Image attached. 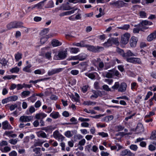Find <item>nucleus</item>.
I'll list each match as a JSON object with an SVG mask.
<instances>
[{"label": "nucleus", "mask_w": 156, "mask_h": 156, "mask_svg": "<svg viewBox=\"0 0 156 156\" xmlns=\"http://www.w3.org/2000/svg\"><path fill=\"white\" fill-rule=\"evenodd\" d=\"M102 75L103 77L108 78H112L115 76L118 77L121 76V75L119 71L115 69L109 70L108 72H102Z\"/></svg>", "instance_id": "f257e3e1"}, {"label": "nucleus", "mask_w": 156, "mask_h": 156, "mask_svg": "<svg viewBox=\"0 0 156 156\" xmlns=\"http://www.w3.org/2000/svg\"><path fill=\"white\" fill-rule=\"evenodd\" d=\"M86 46L87 50L94 53L98 52L104 50L103 47L98 46H94L87 44Z\"/></svg>", "instance_id": "f03ea898"}, {"label": "nucleus", "mask_w": 156, "mask_h": 156, "mask_svg": "<svg viewBox=\"0 0 156 156\" xmlns=\"http://www.w3.org/2000/svg\"><path fill=\"white\" fill-rule=\"evenodd\" d=\"M110 4L113 7H115L118 8H120L128 5L127 3H125L123 1L120 0L116 2H111L110 3Z\"/></svg>", "instance_id": "7ed1b4c3"}, {"label": "nucleus", "mask_w": 156, "mask_h": 156, "mask_svg": "<svg viewBox=\"0 0 156 156\" xmlns=\"http://www.w3.org/2000/svg\"><path fill=\"white\" fill-rule=\"evenodd\" d=\"M67 54V51H61L59 52L58 55H55L53 57V59L55 60L62 59L66 57Z\"/></svg>", "instance_id": "20e7f679"}, {"label": "nucleus", "mask_w": 156, "mask_h": 156, "mask_svg": "<svg viewBox=\"0 0 156 156\" xmlns=\"http://www.w3.org/2000/svg\"><path fill=\"white\" fill-rule=\"evenodd\" d=\"M48 30V29H46L44 30L41 32L40 33L41 34L44 35V36L42 37L41 39L40 42L41 44H44L47 40L48 39V37L47 36L45 35V34L47 33V32Z\"/></svg>", "instance_id": "39448f33"}, {"label": "nucleus", "mask_w": 156, "mask_h": 156, "mask_svg": "<svg viewBox=\"0 0 156 156\" xmlns=\"http://www.w3.org/2000/svg\"><path fill=\"white\" fill-rule=\"evenodd\" d=\"M130 37V34H129L126 33L124 34L122 36L121 39V43L125 44H127L129 41Z\"/></svg>", "instance_id": "423d86ee"}, {"label": "nucleus", "mask_w": 156, "mask_h": 156, "mask_svg": "<svg viewBox=\"0 0 156 156\" xmlns=\"http://www.w3.org/2000/svg\"><path fill=\"white\" fill-rule=\"evenodd\" d=\"M53 136L56 139L58 140H62L64 139V137L59 132L56 130L53 133Z\"/></svg>", "instance_id": "0eeeda50"}, {"label": "nucleus", "mask_w": 156, "mask_h": 156, "mask_svg": "<svg viewBox=\"0 0 156 156\" xmlns=\"http://www.w3.org/2000/svg\"><path fill=\"white\" fill-rule=\"evenodd\" d=\"M138 41L137 37H132L130 39L129 44L131 47H135L136 46L137 42Z\"/></svg>", "instance_id": "6e6552de"}, {"label": "nucleus", "mask_w": 156, "mask_h": 156, "mask_svg": "<svg viewBox=\"0 0 156 156\" xmlns=\"http://www.w3.org/2000/svg\"><path fill=\"white\" fill-rule=\"evenodd\" d=\"M62 70V68H56L49 70L48 72V74L50 76L55 74L58 73Z\"/></svg>", "instance_id": "1a4fd4ad"}, {"label": "nucleus", "mask_w": 156, "mask_h": 156, "mask_svg": "<svg viewBox=\"0 0 156 156\" xmlns=\"http://www.w3.org/2000/svg\"><path fill=\"white\" fill-rule=\"evenodd\" d=\"M2 128L5 130L12 129H13V127L7 121L2 122Z\"/></svg>", "instance_id": "9d476101"}, {"label": "nucleus", "mask_w": 156, "mask_h": 156, "mask_svg": "<svg viewBox=\"0 0 156 156\" xmlns=\"http://www.w3.org/2000/svg\"><path fill=\"white\" fill-rule=\"evenodd\" d=\"M33 119L31 116H22L20 118V121L22 122H29Z\"/></svg>", "instance_id": "9b49d317"}, {"label": "nucleus", "mask_w": 156, "mask_h": 156, "mask_svg": "<svg viewBox=\"0 0 156 156\" xmlns=\"http://www.w3.org/2000/svg\"><path fill=\"white\" fill-rule=\"evenodd\" d=\"M120 155L122 156L128 155L129 156H134V154L128 149H125L122 151L120 153Z\"/></svg>", "instance_id": "f8f14e48"}, {"label": "nucleus", "mask_w": 156, "mask_h": 156, "mask_svg": "<svg viewBox=\"0 0 156 156\" xmlns=\"http://www.w3.org/2000/svg\"><path fill=\"white\" fill-rule=\"evenodd\" d=\"M137 55L136 54H134L130 50H128L126 51V52L124 53L122 55V56L125 59H126L127 58H129V57L130 56H137Z\"/></svg>", "instance_id": "ddd939ff"}, {"label": "nucleus", "mask_w": 156, "mask_h": 156, "mask_svg": "<svg viewBox=\"0 0 156 156\" xmlns=\"http://www.w3.org/2000/svg\"><path fill=\"white\" fill-rule=\"evenodd\" d=\"M127 87V85L126 83L122 82L119 85L118 91L121 92H124L126 90Z\"/></svg>", "instance_id": "4468645a"}, {"label": "nucleus", "mask_w": 156, "mask_h": 156, "mask_svg": "<svg viewBox=\"0 0 156 156\" xmlns=\"http://www.w3.org/2000/svg\"><path fill=\"white\" fill-rule=\"evenodd\" d=\"M156 38V30H155L147 37V40L148 41H151Z\"/></svg>", "instance_id": "2eb2a0df"}, {"label": "nucleus", "mask_w": 156, "mask_h": 156, "mask_svg": "<svg viewBox=\"0 0 156 156\" xmlns=\"http://www.w3.org/2000/svg\"><path fill=\"white\" fill-rule=\"evenodd\" d=\"M47 116V115L44 113L41 112L35 115V118L36 119H40L45 118Z\"/></svg>", "instance_id": "dca6fc26"}, {"label": "nucleus", "mask_w": 156, "mask_h": 156, "mask_svg": "<svg viewBox=\"0 0 156 156\" xmlns=\"http://www.w3.org/2000/svg\"><path fill=\"white\" fill-rule=\"evenodd\" d=\"M87 66V63L86 62H83L79 65V68L81 69V72L85 70Z\"/></svg>", "instance_id": "f3484780"}, {"label": "nucleus", "mask_w": 156, "mask_h": 156, "mask_svg": "<svg viewBox=\"0 0 156 156\" xmlns=\"http://www.w3.org/2000/svg\"><path fill=\"white\" fill-rule=\"evenodd\" d=\"M55 128L51 126L41 128L42 130H44L47 133L51 132Z\"/></svg>", "instance_id": "a211bd4d"}, {"label": "nucleus", "mask_w": 156, "mask_h": 156, "mask_svg": "<svg viewBox=\"0 0 156 156\" xmlns=\"http://www.w3.org/2000/svg\"><path fill=\"white\" fill-rule=\"evenodd\" d=\"M77 9H76L75 10H73L71 11L63 12L60 14L59 16H65L70 15L74 13V12Z\"/></svg>", "instance_id": "6ab92c4d"}, {"label": "nucleus", "mask_w": 156, "mask_h": 156, "mask_svg": "<svg viewBox=\"0 0 156 156\" xmlns=\"http://www.w3.org/2000/svg\"><path fill=\"white\" fill-rule=\"evenodd\" d=\"M37 136L38 137H42V138H47V136L46 133L43 131H40L36 133Z\"/></svg>", "instance_id": "aec40b11"}, {"label": "nucleus", "mask_w": 156, "mask_h": 156, "mask_svg": "<svg viewBox=\"0 0 156 156\" xmlns=\"http://www.w3.org/2000/svg\"><path fill=\"white\" fill-rule=\"evenodd\" d=\"M153 23L151 22H150L147 20H143L140 23L138 24L140 26V27L144 26L145 25H152Z\"/></svg>", "instance_id": "412c9836"}, {"label": "nucleus", "mask_w": 156, "mask_h": 156, "mask_svg": "<svg viewBox=\"0 0 156 156\" xmlns=\"http://www.w3.org/2000/svg\"><path fill=\"white\" fill-rule=\"evenodd\" d=\"M60 115L58 112H53L50 115V116L54 119H56L60 117Z\"/></svg>", "instance_id": "4be33fe9"}, {"label": "nucleus", "mask_w": 156, "mask_h": 156, "mask_svg": "<svg viewBox=\"0 0 156 156\" xmlns=\"http://www.w3.org/2000/svg\"><path fill=\"white\" fill-rule=\"evenodd\" d=\"M51 54V51L47 52L44 54V57L48 60H51L52 58Z\"/></svg>", "instance_id": "5701e85b"}, {"label": "nucleus", "mask_w": 156, "mask_h": 156, "mask_svg": "<svg viewBox=\"0 0 156 156\" xmlns=\"http://www.w3.org/2000/svg\"><path fill=\"white\" fill-rule=\"evenodd\" d=\"M31 66H32L30 64H28L23 68V71L26 72L30 73L31 72V70L30 68Z\"/></svg>", "instance_id": "b1692460"}, {"label": "nucleus", "mask_w": 156, "mask_h": 156, "mask_svg": "<svg viewBox=\"0 0 156 156\" xmlns=\"http://www.w3.org/2000/svg\"><path fill=\"white\" fill-rule=\"evenodd\" d=\"M45 70L43 69H37L34 71V73L35 74L42 75L45 73Z\"/></svg>", "instance_id": "393cba45"}, {"label": "nucleus", "mask_w": 156, "mask_h": 156, "mask_svg": "<svg viewBox=\"0 0 156 156\" xmlns=\"http://www.w3.org/2000/svg\"><path fill=\"white\" fill-rule=\"evenodd\" d=\"M61 44L62 43L57 40L53 39L52 41V44L54 47L61 45Z\"/></svg>", "instance_id": "a878e982"}, {"label": "nucleus", "mask_w": 156, "mask_h": 156, "mask_svg": "<svg viewBox=\"0 0 156 156\" xmlns=\"http://www.w3.org/2000/svg\"><path fill=\"white\" fill-rule=\"evenodd\" d=\"M0 150L3 153H7L10 151L11 148L8 146H6L4 147L0 148Z\"/></svg>", "instance_id": "bb28decb"}, {"label": "nucleus", "mask_w": 156, "mask_h": 156, "mask_svg": "<svg viewBox=\"0 0 156 156\" xmlns=\"http://www.w3.org/2000/svg\"><path fill=\"white\" fill-rule=\"evenodd\" d=\"M15 24V22H11L7 25V27L9 30L12 28H16Z\"/></svg>", "instance_id": "cd10ccee"}, {"label": "nucleus", "mask_w": 156, "mask_h": 156, "mask_svg": "<svg viewBox=\"0 0 156 156\" xmlns=\"http://www.w3.org/2000/svg\"><path fill=\"white\" fill-rule=\"evenodd\" d=\"M45 142V141H42L38 139L37 141L34 142V146L35 147L41 146Z\"/></svg>", "instance_id": "c85d7f7f"}, {"label": "nucleus", "mask_w": 156, "mask_h": 156, "mask_svg": "<svg viewBox=\"0 0 156 156\" xmlns=\"http://www.w3.org/2000/svg\"><path fill=\"white\" fill-rule=\"evenodd\" d=\"M87 55L84 53H82L79 55V60L82 61L85 59Z\"/></svg>", "instance_id": "c756f323"}, {"label": "nucleus", "mask_w": 156, "mask_h": 156, "mask_svg": "<svg viewBox=\"0 0 156 156\" xmlns=\"http://www.w3.org/2000/svg\"><path fill=\"white\" fill-rule=\"evenodd\" d=\"M96 67L99 71H101L103 70V68L104 66V64L103 62H100L99 63L97 64V66Z\"/></svg>", "instance_id": "7c9ffc66"}, {"label": "nucleus", "mask_w": 156, "mask_h": 156, "mask_svg": "<svg viewBox=\"0 0 156 156\" xmlns=\"http://www.w3.org/2000/svg\"><path fill=\"white\" fill-rule=\"evenodd\" d=\"M16 76L13 75H7L6 76H4L3 78L5 80H10L12 79H14L16 78Z\"/></svg>", "instance_id": "2f4dec72"}, {"label": "nucleus", "mask_w": 156, "mask_h": 156, "mask_svg": "<svg viewBox=\"0 0 156 156\" xmlns=\"http://www.w3.org/2000/svg\"><path fill=\"white\" fill-rule=\"evenodd\" d=\"M96 104V102H92L90 101H84L83 102V104L86 105H92L94 106Z\"/></svg>", "instance_id": "473e14b6"}, {"label": "nucleus", "mask_w": 156, "mask_h": 156, "mask_svg": "<svg viewBox=\"0 0 156 156\" xmlns=\"http://www.w3.org/2000/svg\"><path fill=\"white\" fill-rule=\"evenodd\" d=\"M134 27H137L133 29V32L134 33H138L140 30H142V28H141L140 27L139 24L135 25Z\"/></svg>", "instance_id": "72a5a7b5"}, {"label": "nucleus", "mask_w": 156, "mask_h": 156, "mask_svg": "<svg viewBox=\"0 0 156 156\" xmlns=\"http://www.w3.org/2000/svg\"><path fill=\"white\" fill-rule=\"evenodd\" d=\"M30 93V92L29 91H24L21 93V96L22 98H25L28 96Z\"/></svg>", "instance_id": "f704fd0d"}, {"label": "nucleus", "mask_w": 156, "mask_h": 156, "mask_svg": "<svg viewBox=\"0 0 156 156\" xmlns=\"http://www.w3.org/2000/svg\"><path fill=\"white\" fill-rule=\"evenodd\" d=\"M100 58H98L96 59H94L92 60V63L94 66H97V64L100 62H102Z\"/></svg>", "instance_id": "c9c22d12"}, {"label": "nucleus", "mask_w": 156, "mask_h": 156, "mask_svg": "<svg viewBox=\"0 0 156 156\" xmlns=\"http://www.w3.org/2000/svg\"><path fill=\"white\" fill-rule=\"evenodd\" d=\"M75 94L76 96L72 94L71 95L70 97L73 101L77 102H78V94L77 93H75Z\"/></svg>", "instance_id": "e433bc0d"}, {"label": "nucleus", "mask_w": 156, "mask_h": 156, "mask_svg": "<svg viewBox=\"0 0 156 156\" xmlns=\"http://www.w3.org/2000/svg\"><path fill=\"white\" fill-rule=\"evenodd\" d=\"M95 73L97 74V73L95 72L93 73H85V75L91 79H94L95 77V75H94Z\"/></svg>", "instance_id": "4c0bfd02"}, {"label": "nucleus", "mask_w": 156, "mask_h": 156, "mask_svg": "<svg viewBox=\"0 0 156 156\" xmlns=\"http://www.w3.org/2000/svg\"><path fill=\"white\" fill-rule=\"evenodd\" d=\"M54 6V3L53 2L51 1H50L48 2L47 4L45 6V8H51Z\"/></svg>", "instance_id": "58836bf2"}, {"label": "nucleus", "mask_w": 156, "mask_h": 156, "mask_svg": "<svg viewBox=\"0 0 156 156\" xmlns=\"http://www.w3.org/2000/svg\"><path fill=\"white\" fill-rule=\"evenodd\" d=\"M133 63L141 64L142 63V62L140 58L134 57Z\"/></svg>", "instance_id": "ea45409f"}, {"label": "nucleus", "mask_w": 156, "mask_h": 156, "mask_svg": "<svg viewBox=\"0 0 156 156\" xmlns=\"http://www.w3.org/2000/svg\"><path fill=\"white\" fill-rule=\"evenodd\" d=\"M130 27V25L129 24H125L123 26L120 27H118L117 28L118 29L127 30Z\"/></svg>", "instance_id": "a19ab883"}, {"label": "nucleus", "mask_w": 156, "mask_h": 156, "mask_svg": "<svg viewBox=\"0 0 156 156\" xmlns=\"http://www.w3.org/2000/svg\"><path fill=\"white\" fill-rule=\"evenodd\" d=\"M69 2H67L66 3V5H63L62 6V8L63 10H69L71 9V7L69 5Z\"/></svg>", "instance_id": "79ce46f5"}, {"label": "nucleus", "mask_w": 156, "mask_h": 156, "mask_svg": "<svg viewBox=\"0 0 156 156\" xmlns=\"http://www.w3.org/2000/svg\"><path fill=\"white\" fill-rule=\"evenodd\" d=\"M7 62V61L3 58H0V63L2 65V66H6Z\"/></svg>", "instance_id": "37998d69"}, {"label": "nucleus", "mask_w": 156, "mask_h": 156, "mask_svg": "<svg viewBox=\"0 0 156 156\" xmlns=\"http://www.w3.org/2000/svg\"><path fill=\"white\" fill-rule=\"evenodd\" d=\"M113 118V116L112 115H110L109 116H106L103 118V120L107 122H108L112 120Z\"/></svg>", "instance_id": "c03bdc74"}, {"label": "nucleus", "mask_w": 156, "mask_h": 156, "mask_svg": "<svg viewBox=\"0 0 156 156\" xmlns=\"http://www.w3.org/2000/svg\"><path fill=\"white\" fill-rule=\"evenodd\" d=\"M18 141V139L16 138L15 139H11L9 140V142L12 144L15 145Z\"/></svg>", "instance_id": "a18cd8bd"}, {"label": "nucleus", "mask_w": 156, "mask_h": 156, "mask_svg": "<svg viewBox=\"0 0 156 156\" xmlns=\"http://www.w3.org/2000/svg\"><path fill=\"white\" fill-rule=\"evenodd\" d=\"M35 111V109L33 106H31L29 108V112H26V114L29 115L30 113H32Z\"/></svg>", "instance_id": "49530a36"}, {"label": "nucleus", "mask_w": 156, "mask_h": 156, "mask_svg": "<svg viewBox=\"0 0 156 156\" xmlns=\"http://www.w3.org/2000/svg\"><path fill=\"white\" fill-rule=\"evenodd\" d=\"M22 54L19 52L17 53L15 55V59L16 60L18 61L19 60L22 58Z\"/></svg>", "instance_id": "de8ad7c7"}, {"label": "nucleus", "mask_w": 156, "mask_h": 156, "mask_svg": "<svg viewBox=\"0 0 156 156\" xmlns=\"http://www.w3.org/2000/svg\"><path fill=\"white\" fill-rule=\"evenodd\" d=\"M73 132L70 131H67L65 133V136L68 138H70L73 135Z\"/></svg>", "instance_id": "09e8293b"}, {"label": "nucleus", "mask_w": 156, "mask_h": 156, "mask_svg": "<svg viewBox=\"0 0 156 156\" xmlns=\"http://www.w3.org/2000/svg\"><path fill=\"white\" fill-rule=\"evenodd\" d=\"M47 0H44L42 1L41 2L39 3L36 4L34 5V7H37L38 8H40L42 7V6L43 5V4Z\"/></svg>", "instance_id": "8fccbe9b"}, {"label": "nucleus", "mask_w": 156, "mask_h": 156, "mask_svg": "<svg viewBox=\"0 0 156 156\" xmlns=\"http://www.w3.org/2000/svg\"><path fill=\"white\" fill-rule=\"evenodd\" d=\"M20 69L16 66L11 69L10 70V72L12 73H17L19 71Z\"/></svg>", "instance_id": "3c124183"}, {"label": "nucleus", "mask_w": 156, "mask_h": 156, "mask_svg": "<svg viewBox=\"0 0 156 156\" xmlns=\"http://www.w3.org/2000/svg\"><path fill=\"white\" fill-rule=\"evenodd\" d=\"M112 45V42H111L110 39H109L107 42H106L104 44V46L107 47L111 46Z\"/></svg>", "instance_id": "603ef678"}, {"label": "nucleus", "mask_w": 156, "mask_h": 156, "mask_svg": "<svg viewBox=\"0 0 156 156\" xmlns=\"http://www.w3.org/2000/svg\"><path fill=\"white\" fill-rule=\"evenodd\" d=\"M10 101H15L18 99V97L17 96L13 95L9 97Z\"/></svg>", "instance_id": "864d4df0"}, {"label": "nucleus", "mask_w": 156, "mask_h": 156, "mask_svg": "<svg viewBox=\"0 0 156 156\" xmlns=\"http://www.w3.org/2000/svg\"><path fill=\"white\" fill-rule=\"evenodd\" d=\"M93 93L97 97L98 96L101 97L103 95L102 92L100 90L94 91Z\"/></svg>", "instance_id": "5fc2aeb1"}, {"label": "nucleus", "mask_w": 156, "mask_h": 156, "mask_svg": "<svg viewBox=\"0 0 156 156\" xmlns=\"http://www.w3.org/2000/svg\"><path fill=\"white\" fill-rule=\"evenodd\" d=\"M124 128V127L119 125L115 127V129L117 131H120L122 130Z\"/></svg>", "instance_id": "6e6d98bb"}, {"label": "nucleus", "mask_w": 156, "mask_h": 156, "mask_svg": "<svg viewBox=\"0 0 156 156\" xmlns=\"http://www.w3.org/2000/svg\"><path fill=\"white\" fill-rule=\"evenodd\" d=\"M138 148L137 146L135 144H131L129 146L130 149L134 151H136Z\"/></svg>", "instance_id": "4d7b16f0"}, {"label": "nucleus", "mask_w": 156, "mask_h": 156, "mask_svg": "<svg viewBox=\"0 0 156 156\" xmlns=\"http://www.w3.org/2000/svg\"><path fill=\"white\" fill-rule=\"evenodd\" d=\"M136 129L139 131L142 130L143 129V126L142 124L141 123H138L136 127Z\"/></svg>", "instance_id": "13d9d810"}, {"label": "nucleus", "mask_w": 156, "mask_h": 156, "mask_svg": "<svg viewBox=\"0 0 156 156\" xmlns=\"http://www.w3.org/2000/svg\"><path fill=\"white\" fill-rule=\"evenodd\" d=\"M150 139L151 140H156V131L152 132Z\"/></svg>", "instance_id": "bf43d9fd"}, {"label": "nucleus", "mask_w": 156, "mask_h": 156, "mask_svg": "<svg viewBox=\"0 0 156 156\" xmlns=\"http://www.w3.org/2000/svg\"><path fill=\"white\" fill-rule=\"evenodd\" d=\"M111 42L112 44H114L116 45H118L119 42L118 39L116 38H110Z\"/></svg>", "instance_id": "052dcab7"}, {"label": "nucleus", "mask_w": 156, "mask_h": 156, "mask_svg": "<svg viewBox=\"0 0 156 156\" xmlns=\"http://www.w3.org/2000/svg\"><path fill=\"white\" fill-rule=\"evenodd\" d=\"M8 142L5 141L3 140L0 142V148L8 145Z\"/></svg>", "instance_id": "680f3d73"}, {"label": "nucleus", "mask_w": 156, "mask_h": 156, "mask_svg": "<svg viewBox=\"0 0 156 156\" xmlns=\"http://www.w3.org/2000/svg\"><path fill=\"white\" fill-rule=\"evenodd\" d=\"M84 111L87 113H91L92 114H96L97 113L96 112L92 110H88L87 108H85L84 109Z\"/></svg>", "instance_id": "e2e57ef3"}, {"label": "nucleus", "mask_w": 156, "mask_h": 156, "mask_svg": "<svg viewBox=\"0 0 156 156\" xmlns=\"http://www.w3.org/2000/svg\"><path fill=\"white\" fill-rule=\"evenodd\" d=\"M102 88L103 90L107 91H111V89L109 87L108 85L106 84H104L102 86Z\"/></svg>", "instance_id": "0e129e2a"}, {"label": "nucleus", "mask_w": 156, "mask_h": 156, "mask_svg": "<svg viewBox=\"0 0 156 156\" xmlns=\"http://www.w3.org/2000/svg\"><path fill=\"white\" fill-rule=\"evenodd\" d=\"M98 135L100 136H102L103 137H107L108 136V134L107 133L104 132H99Z\"/></svg>", "instance_id": "69168bd1"}, {"label": "nucleus", "mask_w": 156, "mask_h": 156, "mask_svg": "<svg viewBox=\"0 0 156 156\" xmlns=\"http://www.w3.org/2000/svg\"><path fill=\"white\" fill-rule=\"evenodd\" d=\"M137 83L136 82H133L131 83V89L132 90L136 89L137 88Z\"/></svg>", "instance_id": "338daca9"}, {"label": "nucleus", "mask_w": 156, "mask_h": 156, "mask_svg": "<svg viewBox=\"0 0 156 156\" xmlns=\"http://www.w3.org/2000/svg\"><path fill=\"white\" fill-rule=\"evenodd\" d=\"M119 82H116L115 83L114 86L112 87V88L114 89H117L119 87Z\"/></svg>", "instance_id": "774afa93"}]
</instances>
